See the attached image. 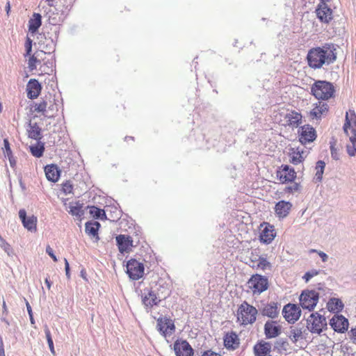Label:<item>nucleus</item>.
Listing matches in <instances>:
<instances>
[{
	"label": "nucleus",
	"instance_id": "1",
	"mask_svg": "<svg viewBox=\"0 0 356 356\" xmlns=\"http://www.w3.org/2000/svg\"><path fill=\"white\" fill-rule=\"evenodd\" d=\"M335 51L330 44L310 49L307 56L308 65L316 70L321 68L324 65H330L337 59Z\"/></svg>",
	"mask_w": 356,
	"mask_h": 356
},
{
	"label": "nucleus",
	"instance_id": "2",
	"mask_svg": "<svg viewBox=\"0 0 356 356\" xmlns=\"http://www.w3.org/2000/svg\"><path fill=\"white\" fill-rule=\"evenodd\" d=\"M311 94L318 100H328L335 95L333 84L326 81H315L311 86Z\"/></svg>",
	"mask_w": 356,
	"mask_h": 356
},
{
	"label": "nucleus",
	"instance_id": "3",
	"mask_svg": "<svg viewBox=\"0 0 356 356\" xmlns=\"http://www.w3.org/2000/svg\"><path fill=\"white\" fill-rule=\"evenodd\" d=\"M257 314L258 311L254 307L243 301L236 312L237 322L241 325L253 324L257 320Z\"/></svg>",
	"mask_w": 356,
	"mask_h": 356
},
{
	"label": "nucleus",
	"instance_id": "4",
	"mask_svg": "<svg viewBox=\"0 0 356 356\" xmlns=\"http://www.w3.org/2000/svg\"><path fill=\"white\" fill-rule=\"evenodd\" d=\"M277 122L284 127H298L302 122V116L300 113L294 110L280 111L275 115Z\"/></svg>",
	"mask_w": 356,
	"mask_h": 356
},
{
	"label": "nucleus",
	"instance_id": "5",
	"mask_svg": "<svg viewBox=\"0 0 356 356\" xmlns=\"http://www.w3.org/2000/svg\"><path fill=\"white\" fill-rule=\"evenodd\" d=\"M307 328L312 334H321L327 328L325 317L318 312L312 313L307 320Z\"/></svg>",
	"mask_w": 356,
	"mask_h": 356
},
{
	"label": "nucleus",
	"instance_id": "6",
	"mask_svg": "<svg viewBox=\"0 0 356 356\" xmlns=\"http://www.w3.org/2000/svg\"><path fill=\"white\" fill-rule=\"evenodd\" d=\"M248 284L249 289L254 294H260L268 288V279L259 274L253 275Z\"/></svg>",
	"mask_w": 356,
	"mask_h": 356
},
{
	"label": "nucleus",
	"instance_id": "7",
	"mask_svg": "<svg viewBox=\"0 0 356 356\" xmlns=\"http://www.w3.org/2000/svg\"><path fill=\"white\" fill-rule=\"evenodd\" d=\"M343 128L350 141L356 142V114L354 111L349 110L346 112Z\"/></svg>",
	"mask_w": 356,
	"mask_h": 356
},
{
	"label": "nucleus",
	"instance_id": "8",
	"mask_svg": "<svg viewBox=\"0 0 356 356\" xmlns=\"http://www.w3.org/2000/svg\"><path fill=\"white\" fill-rule=\"evenodd\" d=\"M318 299L319 294L316 291H304L300 297V304L303 309L312 311L316 307Z\"/></svg>",
	"mask_w": 356,
	"mask_h": 356
},
{
	"label": "nucleus",
	"instance_id": "9",
	"mask_svg": "<svg viewBox=\"0 0 356 356\" xmlns=\"http://www.w3.org/2000/svg\"><path fill=\"white\" fill-rule=\"evenodd\" d=\"M157 330L164 337H168L172 335L175 331L174 321L167 317H160L157 319Z\"/></svg>",
	"mask_w": 356,
	"mask_h": 356
},
{
	"label": "nucleus",
	"instance_id": "10",
	"mask_svg": "<svg viewBox=\"0 0 356 356\" xmlns=\"http://www.w3.org/2000/svg\"><path fill=\"white\" fill-rule=\"evenodd\" d=\"M127 273L131 279L139 280L144 274L143 264L136 259H131L127 264Z\"/></svg>",
	"mask_w": 356,
	"mask_h": 356
},
{
	"label": "nucleus",
	"instance_id": "11",
	"mask_svg": "<svg viewBox=\"0 0 356 356\" xmlns=\"http://www.w3.org/2000/svg\"><path fill=\"white\" fill-rule=\"evenodd\" d=\"M297 177L295 170L287 165H282L277 171V178L282 184L293 182Z\"/></svg>",
	"mask_w": 356,
	"mask_h": 356
},
{
	"label": "nucleus",
	"instance_id": "12",
	"mask_svg": "<svg viewBox=\"0 0 356 356\" xmlns=\"http://www.w3.org/2000/svg\"><path fill=\"white\" fill-rule=\"evenodd\" d=\"M282 314L288 323H294L300 318L301 310L298 305L289 303L284 307Z\"/></svg>",
	"mask_w": 356,
	"mask_h": 356
},
{
	"label": "nucleus",
	"instance_id": "13",
	"mask_svg": "<svg viewBox=\"0 0 356 356\" xmlns=\"http://www.w3.org/2000/svg\"><path fill=\"white\" fill-rule=\"evenodd\" d=\"M299 141L305 145L313 142L316 138V133L314 128L309 124L302 126L298 130Z\"/></svg>",
	"mask_w": 356,
	"mask_h": 356
},
{
	"label": "nucleus",
	"instance_id": "14",
	"mask_svg": "<svg viewBox=\"0 0 356 356\" xmlns=\"http://www.w3.org/2000/svg\"><path fill=\"white\" fill-rule=\"evenodd\" d=\"M318 19L323 23L328 24L333 19L332 10L324 2H321L315 10Z\"/></svg>",
	"mask_w": 356,
	"mask_h": 356
},
{
	"label": "nucleus",
	"instance_id": "15",
	"mask_svg": "<svg viewBox=\"0 0 356 356\" xmlns=\"http://www.w3.org/2000/svg\"><path fill=\"white\" fill-rule=\"evenodd\" d=\"M276 232L274 227L268 222H264L260 226L259 239L264 243H270L275 237Z\"/></svg>",
	"mask_w": 356,
	"mask_h": 356
},
{
	"label": "nucleus",
	"instance_id": "16",
	"mask_svg": "<svg viewBox=\"0 0 356 356\" xmlns=\"http://www.w3.org/2000/svg\"><path fill=\"white\" fill-rule=\"evenodd\" d=\"M176 356H193L194 350L186 340H177L174 343Z\"/></svg>",
	"mask_w": 356,
	"mask_h": 356
},
{
	"label": "nucleus",
	"instance_id": "17",
	"mask_svg": "<svg viewBox=\"0 0 356 356\" xmlns=\"http://www.w3.org/2000/svg\"><path fill=\"white\" fill-rule=\"evenodd\" d=\"M331 327L337 332L344 333L347 331L349 323L342 315H334L330 321Z\"/></svg>",
	"mask_w": 356,
	"mask_h": 356
},
{
	"label": "nucleus",
	"instance_id": "18",
	"mask_svg": "<svg viewBox=\"0 0 356 356\" xmlns=\"http://www.w3.org/2000/svg\"><path fill=\"white\" fill-rule=\"evenodd\" d=\"M328 111V105L319 101L313 105V108L309 112V117L312 120H320L327 114Z\"/></svg>",
	"mask_w": 356,
	"mask_h": 356
},
{
	"label": "nucleus",
	"instance_id": "19",
	"mask_svg": "<svg viewBox=\"0 0 356 356\" xmlns=\"http://www.w3.org/2000/svg\"><path fill=\"white\" fill-rule=\"evenodd\" d=\"M19 217L25 228L31 232L36 231L38 222L37 217L33 215L26 216V212L24 209L19 211Z\"/></svg>",
	"mask_w": 356,
	"mask_h": 356
},
{
	"label": "nucleus",
	"instance_id": "20",
	"mask_svg": "<svg viewBox=\"0 0 356 356\" xmlns=\"http://www.w3.org/2000/svg\"><path fill=\"white\" fill-rule=\"evenodd\" d=\"M117 245L121 253L129 252L133 247V240L130 236L120 234L115 238Z\"/></svg>",
	"mask_w": 356,
	"mask_h": 356
},
{
	"label": "nucleus",
	"instance_id": "21",
	"mask_svg": "<svg viewBox=\"0 0 356 356\" xmlns=\"http://www.w3.org/2000/svg\"><path fill=\"white\" fill-rule=\"evenodd\" d=\"M291 208L292 204L290 202L284 200L279 201L275 206V215L279 218H284L289 214Z\"/></svg>",
	"mask_w": 356,
	"mask_h": 356
},
{
	"label": "nucleus",
	"instance_id": "22",
	"mask_svg": "<svg viewBox=\"0 0 356 356\" xmlns=\"http://www.w3.org/2000/svg\"><path fill=\"white\" fill-rule=\"evenodd\" d=\"M46 52L44 50H37L33 54L29 56L28 67L30 71L36 70L37 66L44 60Z\"/></svg>",
	"mask_w": 356,
	"mask_h": 356
},
{
	"label": "nucleus",
	"instance_id": "23",
	"mask_svg": "<svg viewBox=\"0 0 356 356\" xmlns=\"http://www.w3.org/2000/svg\"><path fill=\"white\" fill-rule=\"evenodd\" d=\"M42 86L38 80L31 79L26 86L27 97L29 99L37 98L41 92Z\"/></svg>",
	"mask_w": 356,
	"mask_h": 356
},
{
	"label": "nucleus",
	"instance_id": "24",
	"mask_svg": "<svg viewBox=\"0 0 356 356\" xmlns=\"http://www.w3.org/2000/svg\"><path fill=\"white\" fill-rule=\"evenodd\" d=\"M305 152L300 147H291L289 151V161L293 165H298L305 160Z\"/></svg>",
	"mask_w": 356,
	"mask_h": 356
},
{
	"label": "nucleus",
	"instance_id": "25",
	"mask_svg": "<svg viewBox=\"0 0 356 356\" xmlns=\"http://www.w3.org/2000/svg\"><path fill=\"white\" fill-rule=\"evenodd\" d=\"M282 327L276 321H267L264 325V332L267 338H274L281 333Z\"/></svg>",
	"mask_w": 356,
	"mask_h": 356
},
{
	"label": "nucleus",
	"instance_id": "26",
	"mask_svg": "<svg viewBox=\"0 0 356 356\" xmlns=\"http://www.w3.org/2000/svg\"><path fill=\"white\" fill-rule=\"evenodd\" d=\"M240 344L238 335L234 332H227L224 337V345L226 348L230 350L236 349Z\"/></svg>",
	"mask_w": 356,
	"mask_h": 356
},
{
	"label": "nucleus",
	"instance_id": "27",
	"mask_svg": "<svg viewBox=\"0 0 356 356\" xmlns=\"http://www.w3.org/2000/svg\"><path fill=\"white\" fill-rule=\"evenodd\" d=\"M271 350V344L268 342L261 341L254 346V353L256 356H267Z\"/></svg>",
	"mask_w": 356,
	"mask_h": 356
},
{
	"label": "nucleus",
	"instance_id": "28",
	"mask_svg": "<svg viewBox=\"0 0 356 356\" xmlns=\"http://www.w3.org/2000/svg\"><path fill=\"white\" fill-rule=\"evenodd\" d=\"M46 177L49 181L56 182L60 177V170L56 165H47L44 168Z\"/></svg>",
	"mask_w": 356,
	"mask_h": 356
},
{
	"label": "nucleus",
	"instance_id": "29",
	"mask_svg": "<svg viewBox=\"0 0 356 356\" xmlns=\"http://www.w3.org/2000/svg\"><path fill=\"white\" fill-rule=\"evenodd\" d=\"M143 303L146 307L152 308L156 305L161 300L157 298L156 295L152 290H148L147 294L143 296Z\"/></svg>",
	"mask_w": 356,
	"mask_h": 356
},
{
	"label": "nucleus",
	"instance_id": "30",
	"mask_svg": "<svg viewBox=\"0 0 356 356\" xmlns=\"http://www.w3.org/2000/svg\"><path fill=\"white\" fill-rule=\"evenodd\" d=\"M261 313L264 316H266L272 318L277 317L279 314L277 303L272 302L267 304L263 308Z\"/></svg>",
	"mask_w": 356,
	"mask_h": 356
},
{
	"label": "nucleus",
	"instance_id": "31",
	"mask_svg": "<svg viewBox=\"0 0 356 356\" xmlns=\"http://www.w3.org/2000/svg\"><path fill=\"white\" fill-rule=\"evenodd\" d=\"M42 24V16L39 13H33L29 21V31L34 33L40 28Z\"/></svg>",
	"mask_w": 356,
	"mask_h": 356
},
{
	"label": "nucleus",
	"instance_id": "32",
	"mask_svg": "<svg viewBox=\"0 0 356 356\" xmlns=\"http://www.w3.org/2000/svg\"><path fill=\"white\" fill-rule=\"evenodd\" d=\"M343 302L336 298H332L329 300L327 303V309L331 312H340L343 308Z\"/></svg>",
	"mask_w": 356,
	"mask_h": 356
},
{
	"label": "nucleus",
	"instance_id": "33",
	"mask_svg": "<svg viewBox=\"0 0 356 356\" xmlns=\"http://www.w3.org/2000/svg\"><path fill=\"white\" fill-rule=\"evenodd\" d=\"M27 132L30 138L36 140H40L42 138L41 129L36 122L30 123Z\"/></svg>",
	"mask_w": 356,
	"mask_h": 356
},
{
	"label": "nucleus",
	"instance_id": "34",
	"mask_svg": "<svg viewBox=\"0 0 356 356\" xmlns=\"http://www.w3.org/2000/svg\"><path fill=\"white\" fill-rule=\"evenodd\" d=\"M171 293L170 285L164 282L159 283V288L157 289V295L159 298L165 299L170 296Z\"/></svg>",
	"mask_w": 356,
	"mask_h": 356
},
{
	"label": "nucleus",
	"instance_id": "35",
	"mask_svg": "<svg viewBox=\"0 0 356 356\" xmlns=\"http://www.w3.org/2000/svg\"><path fill=\"white\" fill-rule=\"evenodd\" d=\"M68 212L72 216L81 218L84 214V211L83 210V204H80L79 202H75L74 204L70 206V210Z\"/></svg>",
	"mask_w": 356,
	"mask_h": 356
},
{
	"label": "nucleus",
	"instance_id": "36",
	"mask_svg": "<svg viewBox=\"0 0 356 356\" xmlns=\"http://www.w3.org/2000/svg\"><path fill=\"white\" fill-rule=\"evenodd\" d=\"M99 227L100 224L98 222H88L86 223V232L92 236H97Z\"/></svg>",
	"mask_w": 356,
	"mask_h": 356
},
{
	"label": "nucleus",
	"instance_id": "37",
	"mask_svg": "<svg viewBox=\"0 0 356 356\" xmlns=\"http://www.w3.org/2000/svg\"><path fill=\"white\" fill-rule=\"evenodd\" d=\"M89 213L95 218L106 220V216L104 209H99L95 206L89 207Z\"/></svg>",
	"mask_w": 356,
	"mask_h": 356
},
{
	"label": "nucleus",
	"instance_id": "38",
	"mask_svg": "<svg viewBox=\"0 0 356 356\" xmlns=\"http://www.w3.org/2000/svg\"><path fill=\"white\" fill-rule=\"evenodd\" d=\"M255 254V265L253 264V267H256L257 269L266 270L267 268L270 267V263L267 261V259L264 257H259Z\"/></svg>",
	"mask_w": 356,
	"mask_h": 356
},
{
	"label": "nucleus",
	"instance_id": "39",
	"mask_svg": "<svg viewBox=\"0 0 356 356\" xmlns=\"http://www.w3.org/2000/svg\"><path fill=\"white\" fill-rule=\"evenodd\" d=\"M325 163L323 161H318L316 165V174L314 179L316 181H321L325 169Z\"/></svg>",
	"mask_w": 356,
	"mask_h": 356
},
{
	"label": "nucleus",
	"instance_id": "40",
	"mask_svg": "<svg viewBox=\"0 0 356 356\" xmlns=\"http://www.w3.org/2000/svg\"><path fill=\"white\" fill-rule=\"evenodd\" d=\"M302 336V332L300 328L294 327L290 330L289 337L293 342L296 343Z\"/></svg>",
	"mask_w": 356,
	"mask_h": 356
},
{
	"label": "nucleus",
	"instance_id": "41",
	"mask_svg": "<svg viewBox=\"0 0 356 356\" xmlns=\"http://www.w3.org/2000/svg\"><path fill=\"white\" fill-rule=\"evenodd\" d=\"M30 149H31V154L34 156L40 158L43 154L44 147L43 145H34V146H31Z\"/></svg>",
	"mask_w": 356,
	"mask_h": 356
},
{
	"label": "nucleus",
	"instance_id": "42",
	"mask_svg": "<svg viewBox=\"0 0 356 356\" xmlns=\"http://www.w3.org/2000/svg\"><path fill=\"white\" fill-rule=\"evenodd\" d=\"M44 332H45L47 341L50 351L54 355H55L56 352L54 350V342H53V340L51 338V332L48 327H46L44 330Z\"/></svg>",
	"mask_w": 356,
	"mask_h": 356
},
{
	"label": "nucleus",
	"instance_id": "43",
	"mask_svg": "<svg viewBox=\"0 0 356 356\" xmlns=\"http://www.w3.org/2000/svg\"><path fill=\"white\" fill-rule=\"evenodd\" d=\"M330 151H331L332 157L336 160L339 159V154L338 152L337 149L335 147L336 144H337V140L333 138L330 141Z\"/></svg>",
	"mask_w": 356,
	"mask_h": 356
},
{
	"label": "nucleus",
	"instance_id": "44",
	"mask_svg": "<svg viewBox=\"0 0 356 356\" xmlns=\"http://www.w3.org/2000/svg\"><path fill=\"white\" fill-rule=\"evenodd\" d=\"M62 190L65 195L70 194L73 191V185L70 181H66L62 184Z\"/></svg>",
	"mask_w": 356,
	"mask_h": 356
},
{
	"label": "nucleus",
	"instance_id": "45",
	"mask_svg": "<svg viewBox=\"0 0 356 356\" xmlns=\"http://www.w3.org/2000/svg\"><path fill=\"white\" fill-rule=\"evenodd\" d=\"M47 104H48L46 101H42L35 104V111L44 114L47 111Z\"/></svg>",
	"mask_w": 356,
	"mask_h": 356
},
{
	"label": "nucleus",
	"instance_id": "46",
	"mask_svg": "<svg viewBox=\"0 0 356 356\" xmlns=\"http://www.w3.org/2000/svg\"><path fill=\"white\" fill-rule=\"evenodd\" d=\"M300 185L298 183H293L292 185L286 186L284 188V191L288 193H293L295 192H297L300 190Z\"/></svg>",
	"mask_w": 356,
	"mask_h": 356
},
{
	"label": "nucleus",
	"instance_id": "47",
	"mask_svg": "<svg viewBox=\"0 0 356 356\" xmlns=\"http://www.w3.org/2000/svg\"><path fill=\"white\" fill-rule=\"evenodd\" d=\"M32 40L30 38L26 37L24 44L26 49V54L24 55L25 56H31L32 51Z\"/></svg>",
	"mask_w": 356,
	"mask_h": 356
},
{
	"label": "nucleus",
	"instance_id": "48",
	"mask_svg": "<svg viewBox=\"0 0 356 356\" xmlns=\"http://www.w3.org/2000/svg\"><path fill=\"white\" fill-rule=\"evenodd\" d=\"M3 145L4 147L3 148L4 155L6 156H11L13 154L11 148L10 147L9 141L7 138H4L3 140Z\"/></svg>",
	"mask_w": 356,
	"mask_h": 356
},
{
	"label": "nucleus",
	"instance_id": "49",
	"mask_svg": "<svg viewBox=\"0 0 356 356\" xmlns=\"http://www.w3.org/2000/svg\"><path fill=\"white\" fill-rule=\"evenodd\" d=\"M351 145H347V151L350 156L356 155V142L350 141Z\"/></svg>",
	"mask_w": 356,
	"mask_h": 356
},
{
	"label": "nucleus",
	"instance_id": "50",
	"mask_svg": "<svg viewBox=\"0 0 356 356\" xmlns=\"http://www.w3.org/2000/svg\"><path fill=\"white\" fill-rule=\"evenodd\" d=\"M46 252L54 260V261L56 262L58 261L56 256L54 253L53 249L49 245L47 246Z\"/></svg>",
	"mask_w": 356,
	"mask_h": 356
},
{
	"label": "nucleus",
	"instance_id": "51",
	"mask_svg": "<svg viewBox=\"0 0 356 356\" xmlns=\"http://www.w3.org/2000/svg\"><path fill=\"white\" fill-rule=\"evenodd\" d=\"M310 252H316L320 256V257L321 258V259H322V261L323 262L327 261V260L328 259L327 255L325 252H323L322 251H318V250H311Z\"/></svg>",
	"mask_w": 356,
	"mask_h": 356
},
{
	"label": "nucleus",
	"instance_id": "52",
	"mask_svg": "<svg viewBox=\"0 0 356 356\" xmlns=\"http://www.w3.org/2000/svg\"><path fill=\"white\" fill-rule=\"evenodd\" d=\"M348 334L352 342L356 344V327L355 328H352Z\"/></svg>",
	"mask_w": 356,
	"mask_h": 356
},
{
	"label": "nucleus",
	"instance_id": "53",
	"mask_svg": "<svg viewBox=\"0 0 356 356\" xmlns=\"http://www.w3.org/2000/svg\"><path fill=\"white\" fill-rule=\"evenodd\" d=\"M317 274L318 273L316 271L307 272L303 276V278L305 280L306 282H308L312 277H313L314 275Z\"/></svg>",
	"mask_w": 356,
	"mask_h": 356
},
{
	"label": "nucleus",
	"instance_id": "54",
	"mask_svg": "<svg viewBox=\"0 0 356 356\" xmlns=\"http://www.w3.org/2000/svg\"><path fill=\"white\" fill-rule=\"evenodd\" d=\"M201 356H221L219 353H217L211 350H208L202 353Z\"/></svg>",
	"mask_w": 356,
	"mask_h": 356
},
{
	"label": "nucleus",
	"instance_id": "55",
	"mask_svg": "<svg viewBox=\"0 0 356 356\" xmlns=\"http://www.w3.org/2000/svg\"><path fill=\"white\" fill-rule=\"evenodd\" d=\"M64 261H65V273H66L67 277L68 278H70V265H69V263H68L67 259H65Z\"/></svg>",
	"mask_w": 356,
	"mask_h": 356
},
{
	"label": "nucleus",
	"instance_id": "56",
	"mask_svg": "<svg viewBox=\"0 0 356 356\" xmlns=\"http://www.w3.org/2000/svg\"><path fill=\"white\" fill-rule=\"evenodd\" d=\"M0 246L7 252L10 250V245L6 241L3 243H0Z\"/></svg>",
	"mask_w": 356,
	"mask_h": 356
},
{
	"label": "nucleus",
	"instance_id": "57",
	"mask_svg": "<svg viewBox=\"0 0 356 356\" xmlns=\"http://www.w3.org/2000/svg\"><path fill=\"white\" fill-rule=\"evenodd\" d=\"M7 157L8 158L10 166L14 168L16 165V161L14 159L13 155L12 154L11 156H8Z\"/></svg>",
	"mask_w": 356,
	"mask_h": 356
},
{
	"label": "nucleus",
	"instance_id": "58",
	"mask_svg": "<svg viewBox=\"0 0 356 356\" xmlns=\"http://www.w3.org/2000/svg\"><path fill=\"white\" fill-rule=\"evenodd\" d=\"M44 282H45V284H46L48 289H50L51 286V282L49 280V278H46Z\"/></svg>",
	"mask_w": 356,
	"mask_h": 356
},
{
	"label": "nucleus",
	"instance_id": "59",
	"mask_svg": "<svg viewBox=\"0 0 356 356\" xmlns=\"http://www.w3.org/2000/svg\"><path fill=\"white\" fill-rule=\"evenodd\" d=\"M26 307H27V310H28V312H29V314L30 316V317H31V316L33 315L32 314V309H31V307L29 305V303L27 302H26Z\"/></svg>",
	"mask_w": 356,
	"mask_h": 356
},
{
	"label": "nucleus",
	"instance_id": "60",
	"mask_svg": "<svg viewBox=\"0 0 356 356\" xmlns=\"http://www.w3.org/2000/svg\"><path fill=\"white\" fill-rule=\"evenodd\" d=\"M6 10L7 14H8L10 10V5L9 1L7 2L6 6Z\"/></svg>",
	"mask_w": 356,
	"mask_h": 356
},
{
	"label": "nucleus",
	"instance_id": "61",
	"mask_svg": "<svg viewBox=\"0 0 356 356\" xmlns=\"http://www.w3.org/2000/svg\"><path fill=\"white\" fill-rule=\"evenodd\" d=\"M125 140L126 141H129V140H131V141H134V138L133 136H126L125 137Z\"/></svg>",
	"mask_w": 356,
	"mask_h": 356
},
{
	"label": "nucleus",
	"instance_id": "62",
	"mask_svg": "<svg viewBox=\"0 0 356 356\" xmlns=\"http://www.w3.org/2000/svg\"><path fill=\"white\" fill-rule=\"evenodd\" d=\"M0 356H6L4 348H0Z\"/></svg>",
	"mask_w": 356,
	"mask_h": 356
},
{
	"label": "nucleus",
	"instance_id": "63",
	"mask_svg": "<svg viewBox=\"0 0 356 356\" xmlns=\"http://www.w3.org/2000/svg\"><path fill=\"white\" fill-rule=\"evenodd\" d=\"M3 312H7V307L5 301L3 302Z\"/></svg>",
	"mask_w": 356,
	"mask_h": 356
},
{
	"label": "nucleus",
	"instance_id": "64",
	"mask_svg": "<svg viewBox=\"0 0 356 356\" xmlns=\"http://www.w3.org/2000/svg\"><path fill=\"white\" fill-rule=\"evenodd\" d=\"M5 240L0 236V243H3Z\"/></svg>",
	"mask_w": 356,
	"mask_h": 356
}]
</instances>
